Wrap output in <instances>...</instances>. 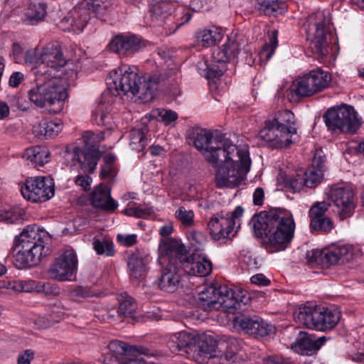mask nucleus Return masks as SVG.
Instances as JSON below:
<instances>
[{
    "mask_svg": "<svg viewBox=\"0 0 364 364\" xmlns=\"http://www.w3.org/2000/svg\"><path fill=\"white\" fill-rule=\"evenodd\" d=\"M195 147L200 151L205 159L218 168L215 184L218 188L235 187L248 173L251 159L247 146H237L221 135L213 136L207 129L193 133Z\"/></svg>",
    "mask_w": 364,
    "mask_h": 364,
    "instance_id": "f257e3e1",
    "label": "nucleus"
},
{
    "mask_svg": "<svg viewBox=\"0 0 364 364\" xmlns=\"http://www.w3.org/2000/svg\"><path fill=\"white\" fill-rule=\"evenodd\" d=\"M251 224L257 236L264 235V246L271 253L284 250L294 235L295 223L287 210L261 212L252 218Z\"/></svg>",
    "mask_w": 364,
    "mask_h": 364,
    "instance_id": "f03ea898",
    "label": "nucleus"
},
{
    "mask_svg": "<svg viewBox=\"0 0 364 364\" xmlns=\"http://www.w3.org/2000/svg\"><path fill=\"white\" fill-rule=\"evenodd\" d=\"M134 69L128 65H120L110 72L107 84L118 95L130 93L142 102H150L154 97L159 78L156 75L139 76Z\"/></svg>",
    "mask_w": 364,
    "mask_h": 364,
    "instance_id": "7ed1b4c3",
    "label": "nucleus"
},
{
    "mask_svg": "<svg viewBox=\"0 0 364 364\" xmlns=\"http://www.w3.org/2000/svg\"><path fill=\"white\" fill-rule=\"evenodd\" d=\"M296 134L295 117L285 109L269 116L258 133V137L269 146L279 149L289 146Z\"/></svg>",
    "mask_w": 364,
    "mask_h": 364,
    "instance_id": "20e7f679",
    "label": "nucleus"
},
{
    "mask_svg": "<svg viewBox=\"0 0 364 364\" xmlns=\"http://www.w3.org/2000/svg\"><path fill=\"white\" fill-rule=\"evenodd\" d=\"M304 27L311 51L320 58L326 57L329 52V40L332 36L328 13L324 11L312 13L307 17Z\"/></svg>",
    "mask_w": 364,
    "mask_h": 364,
    "instance_id": "39448f33",
    "label": "nucleus"
},
{
    "mask_svg": "<svg viewBox=\"0 0 364 364\" xmlns=\"http://www.w3.org/2000/svg\"><path fill=\"white\" fill-rule=\"evenodd\" d=\"M341 311L336 307H316L304 305L294 312V318L299 325L320 331H330L338 323Z\"/></svg>",
    "mask_w": 364,
    "mask_h": 364,
    "instance_id": "423d86ee",
    "label": "nucleus"
},
{
    "mask_svg": "<svg viewBox=\"0 0 364 364\" xmlns=\"http://www.w3.org/2000/svg\"><path fill=\"white\" fill-rule=\"evenodd\" d=\"M107 1L110 0H85V2L75 6L65 14L59 16L57 26L64 31L81 33L90 18L91 12L97 17L106 14L108 7Z\"/></svg>",
    "mask_w": 364,
    "mask_h": 364,
    "instance_id": "0eeeda50",
    "label": "nucleus"
},
{
    "mask_svg": "<svg viewBox=\"0 0 364 364\" xmlns=\"http://www.w3.org/2000/svg\"><path fill=\"white\" fill-rule=\"evenodd\" d=\"M107 1L110 0H85V2L75 6L65 14L59 16L57 26L64 31L81 33L90 18L91 12L97 17L106 14L108 7Z\"/></svg>",
    "mask_w": 364,
    "mask_h": 364,
    "instance_id": "6e6552de",
    "label": "nucleus"
},
{
    "mask_svg": "<svg viewBox=\"0 0 364 364\" xmlns=\"http://www.w3.org/2000/svg\"><path fill=\"white\" fill-rule=\"evenodd\" d=\"M28 98L39 107H54L55 113L61 111L63 102L67 98L65 82L56 77L32 87L28 91Z\"/></svg>",
    "mask_w": 364,
    "mask_h": 364,
    "instance_id": "1a4fd4ad",
    "label": "nucleus"
},
{
    "mask_svg": "<svg viewBox=\"0 0 364 364\" xmlns=\"http://www.w3.org/2000/svg\"><path fill=\"white\" fill-rule=\"evenodd\" d=\"M323 118L328 129L334 132L354 134L360 127L356 112L349 105L332 107L326 112Z\"/></svg>",
    "mask_w": 364,
    "mask_h": 364,
    "instance_id": "9d476101",
    "label": "nucleus"
},
{
    "mask_svg": "<svg viewBox=\"0 0 364 364\" xmlns=\"http://www.w3.org/2000/svg\"><path fill=\"white\" fill-rule=\"evenodd\" d=\"M244 210L237 206L232 213L220 212L213 215L208 223V231L215 241L229 238L233 235L234 228L237 223L240 226V219Z\"/></svg>",
    "mask_w": 364,
    "mask_h": 364,
    "instance_id": "9b49d317",
    "label": "nucleus"
},
{
    "mask_svg": "<svg viewBox=\"0 0 364 364\" xmlns=\"http://www.w3.org/2000/svg\"><path fill=\"white\" fill-rule=\"evenodd\" d=\"M330 74L320 68L298 77L293 83V92L298 97H310L328 87Z\"/></svg>",
    "mask_w": 364,
    "mask_h": 364,
    "instance_id": "f8f14e48",
    "label": "nucleus"
},
{
    "mask_svg": "<svg viewBox=\"0 0 364 364\" xmlns=\"http://www.w3.org/2000/svg\"><path fill=\"white\" fill-rule=\"evenodd\" d=\"M23 198L33 203H42L54 196L55 184L48 176L28 178L21 188Z\"/></svg>",
    "mask_w": 364,
    "mask_h": 364,
    "instance_id": "ddd939ff",
    "label": "nucleus"
},
{
    "mask_svg": "<svg viewBox=\"0 0 364 364\" xmlns=\"http://www.w3.org/2000/svg\"><path fill=\"white\" fill-rule=\"evenodd\" d=\"M176 4L170 0H161L155 2L151 9L152 21L164 28L166 36L174 33L185 22L191 18L188 16L184 21L177 23L172 14L176 9Z\"/></svg>",
    "mask_w": 364,
    "mask_h": 364,
    "instance_id": "4468645a",
    "label": "nucleus"
},
{
    "mask_svg": "<svg viewBox=\"0 0 364 364\" xmlns=\"http://www.w3.org/2000/svg\"><path fill=\"white\" fill-rule=\"evenodd\" d=\"M328 198L336 208L335 211L341 220L352 216L355 203L353 190L350 185L332 186L328 191Z\"/></svg>",
    "mask_w": 364,
    "mask_h": 364,
    "instance_id": "2eb2a0df",
    "label": "nucleus"
},
{
    "mask_svg": "<svg viewBox=\"0 0 364 364\" xmlns=\"http://www.w3.org/2000/svg\"><path fill=\"white\" fill-rule=\"evenodd\" d=\"M62 156L65 163L70 166L79 165L85 173H93L99 161L97 152L92 155L85 146L81 149L74 144L67 145Z\"/></svg>",
    "mask_w": 364,
    "mask_h": 364,
    "instance_id": "dca6fc26",
    "label": "nucleus"
},
{
    "mask_svg": "<svg viewBox=\"0 0 364 364\" xmlns=\"http://www.w3.org/2000/svg\"><path fill=\"white\" fill-rule=\"evenodd\" d=\"M77 259L73 250L63 252L49 269V274L58 281H71L77 272Z\"/></svg>",
    "mask_w": 364,
    "mask_h": 364,
    "instance_id": "f3484780",
    "label": "nucleus"
},
{
    "mask_svg": "<svg viewBox=\"0 0 364 364\" xmlns=\"http://www.w3.org/2000/svg\"><path fill=\"white\" fill-rule=\"evenodd\" d=\"M41 63L38 67L37 73L56 77L55 72L59 70L66 64L60 48L57 42L48 43L40 55Z\"/></svg>",
    "mask_w": 364,
    "mask_h": 364,
    "instance_id": "a211bd4d",
    "label": "nucleus"
},
{
    "mask_svg": "<svg viewBox=\"0 0 364 364\" xmlns=\"http://www.w3.org/2000/svg\"><path fill=\"white\" fill-rule=\"evenodd\" d=\"M48 247L33 245L14 244L11 254L22 267L36 266L43 257L49 254Z\"/></svg>",
    "mask_w": 364,
    "mask_h": 364,
    "instance_id": "6ab92c4d",
    "label": "nucleus"
},
{
    "mask_svg": "<svg viewBox=\"0 0 364 364\" xmlns=\"http://www.w3.org/2000/svg\"><path fill=\"white\" fill-rule=\"evenodd\" d=\"M234 326L239 331L256 338L268 336L274 330V326L258 316L242 314L234 318Z\"/></svg>",
    "mask_w": 364,
    "mask_h": 364,
    "instance_id": "aec40b11",
    "label": "nucleus"
},
{
    "mask_svg": "<svg viewBox=\"0 0 364 364\" xmlns=\"http://www.w3.org/2000/svg\"><path fill=\"white\" fill-rule=\"evenodd\" d=\"M144 47L141 38L133 34L116 36L109 43L110 50L119 56H129Z\"/></svg>",
    "mask_w": 364,
    "mask_h": 364,
    "instance_id": "412c9836",
    "label": "nucleus"
},
{
    "mask_svg": "<svg viewBox=\"0 0 364 364\" xmlns=\"http://www.w3.org/2000/svg\"><path fill=\"white\" fill-rule=\"evenodd\" d=\"M159 264L161 266L158 284L159 289L166 292L175 291L181 282L178 264L166 262L165 259H163L162 263H159Z\"/></svg>",
    "mask_w": 364,
    "mask_h": 364,
    "instance_id": "4be33fe9",
    "label": "nucleus"
},
{
    "mask_svg": "<svg viewBox=\"0 0 364 364\" xmlns=\"http://www.w3.org/2000/svg\"><path fill=\"white\" fill-rule=\"evenodd\" d=\"M106 350L116 354L121 358L140 356L147 360L158 356L156 353L152 352L146 348L136 346H128L127 343L117 340L111 341Z\"/></svg>",
    "mask_w": 364,
    "mask_h": 364,
    "instance_id": "5701e85b",
    "label": "nucleus"
},
{
    "mask_svg": "<svg viewBox=\"0 0 364 364\" xmlns=\"http://www.w3.org/2000/svg\"><path fill=\"white\" fill-rule=\"evenodd\" d=\"M326 336L316 338L314 334L300 332L292 348L301 355H311L327 341Z\"/></svg>",
    "mask_w": 364,
    "mask_h": 364,
    "instance_id": "b1692460",
    "label": "nucleus"
},
{
    "mask_svg": "<svg viewBox=\"0 0 364 364\" xmlns=\"http://www.w3.org/2000/svg\"><path fill=\"white\" fill-rule=\"evenodd\" d=\"M90 201L93 206L107 211H114L118 207L117 201L111 197L110 188L102 183L94 188Z\"/></svg>",
    "mask_w": 364,
    "mask_h": 364,
    "instance_id": "393cba45",
    "label": "nucleus"
},
{
    "mask_svg": "<svg viewBox=\"0 0 364 364\" xmlns=\"http://www.w3.org/2000/svg\"><path fill=\"white\" fill-rule=\"evenodd\" d=\"M48 232L36 225H28L21 234L15 237L14 244L45 245L48 240Z\"/></svg>",
    "mask_w": 364,
    "mask_h": 364,
    "instance_id": "a878e982",
    "label": "nucleus"
},
{
    "mask_svg": "<svg viewBox=\"0 0 364 364\" xmlns=\"http://www.w3.org/2000/svg\"><path fill=\"white\" fill-rule=\"evenodd\" d=\"M184 251V247L176 240L164 238L159 246V263L165 259L166 262H176L178 257Z\"/></svg>",
    "mask_w": 364,
    "mask_h": 364,
    "instance_id": "bb28decb",
    "label": "nucleus"
},
{
    "mask_svg": "<svg viewBox=\"0 0 364 364\" xmlns=\"http://www.w3.org/2000/svg\"><path fill=\"white\" fill-rule=\"evenodd\" d=\"M351 255V251L347 245L328 247L323 250V268H328L332 265L343 263L348 261Z\"/></svg>",
    "mask_w": 364,
    "mask_h": 364,
    "instance_id": "cd10ccee",
    "label": "nucleus"
},
{
    "mask_svg": "<svg viewBox=\"0 0 364 364\" xmlns=\"http://www.w3.org/2000/svg\"><path fill=\"white\" fill-rule=\"evenodd\" d=\"M182 267L187 274L196 277L208 276L212 271V264L205 258L188 259Z\"/></svg>",
    "mask_w": 364,
    "mask_h": 364,
    "instance_id": "c85d7f7f",
    "label": "nucleus"
},
{
    "mask_svg": "<svg viewBox=\"0 0 364 364\" xmlns=\"http://www.w3.org/2000/svg\"><path fill=\"white\" fill-rule=\"evenodd\" d=\"M194 343V336L187 331H180L168 337L167 346L173 353H176L184 348Z\"/></svg>",
    "mask_w": 364,
    "mask_h": 364,
    "instance_id": "c756f323",
    "label": "nucleus"
},
{
    "mask_svg": "<svg viewBox=\"0 0 364 364\" xmlns=\"http://www.w3.org/2000/svg\"><path fill=\"white\" fill-rule=\"evenodd\" d=\"M15 291L21 292H43L45 294H50L53 292V286L48 282H43L32 279L16 280L14 283Z\"/></svg>",
    "mask_w": 364,
    "mask_h": 364,
    "instance_id": "7c9ffc66",
    "label": "nucleus"
},
{
    "mask_svg": "<svg viewBox=\"0 0 364 364\" xmlns=\"http://www.w3.org/2000/svg\"><path fill=\"white\" fill-rule=\"evenodd\" d=\"M199 356L203 364H227L228 353L220 355L214 346H208L204 343L200 346Z\"/></svg>",
    "mask_w": 364,
    "mask_h": 364,
    "instance_id": "2f4dec72",
    "label": "nucleus"
},
{
    "mask_svg": "<svg viewBox=\"0 0 364 364\" xmlns=\"http://www.w3.org/2000/svg\"><path fill=\"white\" fill-rule=\"evenodd\" d=\"M256 8L266 16H277L287 10L284 2L278 0H259Z\"/></svg>",
    "mask_w": 364,
    "mask_h": 364,
    "instance_id": "473e14b6",
    "label": "nucleus"
},
{
    "mask_svg": "<svg viewBox=\"0 0 364 364\" xmlns=\"http://www.w3.org/2000/svg\"><path fill=\"white\" fill-rule=\"evenodd\" d=\"M23 158L35 166H42L48 162L50 153L43 147H31L25 151Z\"/></svg>",
    "mask_w": 364,
    "mask_h": 364,
    "instance_id": "72a5a7b5",
    "label": "nucleus"
},
{
    "mask_svg": "<svg viewBox=\"0 0 364 364\" xmlns=\"http://www.w3.org/2000/svg\"><path fill=\"white\" fill-rule=\"evenodd\" d=\"M219 287H205L198 292L200 304L204 308L218 309L217 301Z\"/></svg>",
    "mask_w": 364,
    "mask_h": 364,
    "instance_id": "f704fd0d",
    "label": "nucleus"
},
{
    "mask_svg": "<svg viewBox=\"0 0 364 364\" xmlns=\"http://www.w3.org/2000/svg\"><path fill=\"white\" fill-rule=\"evenodd\" d=\"M146 133L145 127L132 129L129 133V147L137 152L143 151L147 145Z\"/></svg>",
    "mask_w": 364,
    "mask_h": 364,
    "instance_id": "c9c22d12",
    "label": "nucleus"
},
{
    "mask_svg": "<svg viewBox=\"0 0 364 364\" xmlns=\"http://www.w3.org/2000/svg\"><path fill=\"white\" fill-rule=\"evenodd\" d=\"M102 362L104 364H149V361L144 357H125L121 358L108 350L102 355Z\"/></svg>",
    "mask_w": 364,
    "mask_h": 364,
    "instance_id": "e433bc0d",
    "label": "nucleus"
},
{
    "mask_svg": "<svg viewBox=\"0 0 364 364\" xmlns=\"http://www.w3.org/2000/svg\"><path fill=\"white\" fill-rule=\"evenodd\" d=\"M47 14V5L44 3H31L25 12V18L31 24L44 19Z\"/></svg>",
    "mask_w": 364,
    "mask_h": 364,
    "instance_id": "4c0bfd02",
    "label": "nucleus"
},
{
    "mask_svg": "<svg viewBox=\"0 0 364 364\" xmlns=\"http://www.w3.org/2000/svg\"><path fill=\"white\" fill-rule=\"evenodd\" d=\"M218 293L220 294L218 296V309L223 307L226 310H234V307L237 305V301H235V291L224 285L219 287Z\"/></svg>",
    "mask_w": 364,
    "mask_h": 364,
    "instance_id": "58836bf2",
    "label": "nucleus"
},
{
    "mask_svg": "<svg viewBox=\"0 0 364 364\" xmlns=\"http://www.w3.org/2000/svg\"><path fill=\"white\" fill-rule=\"evenodd\" d=\"M104 139L105 133L102 132L94 133L88 131L83 134L85 147H87V149L92 155H94V153L97 152L99 154V159L102 154L105 151V149L100 150L98 144Z\"/></svg>",
    "mask_w": 364,
    "mask_h": 364,
    "instance_id": "ea45409f",
    "label": "nucleus"
},
{
    "mask_svg": "<svg viewBox=\"0 0 364 364\" xmlns=\"http://www.w3.org/2000/svg\"><path fill=\"white\" fill-rule=\"evenodd\" d=\"M197 39L203 46H211L221 41V29L218 27H212L201 30L197 33Z\"/></svg>",
    "mask_w": 364,
    "mask_h": 364,
    "instance_id": "a19ab883",
    "label": "nucleus"
},
{
    "mask_svg": "<svg viewBox=\"0 0 364 364\" xmlns=\"http://www.w3.org/2000/svg\"><path fill=\"white\" fill-rule=\"evenodd\" d=\"M118 300V313L124 316H131L136 309L134 299L125 292L119 296Z\"/></svg>",
    "mask_w": 364,
    "mask_h": 364,
    "instance_id": "79ce46f5",
    "label": "nucleus"
},
{
    "mask_svg": "<svg viewBox=\"0 0 364 364\" xmlns=\"http://www.w3.org/2000/svg\"><path fill=\"white\" fill-rule=\"evenodd\" d=\"M305 180V186L314 188L322 180L323 171L321 168H316L315 166L309 168L304 173H302Z\"/></svg>",
    "mask_w": 364,
    "mask_h": 364,
    "instance_id": "37998d69",
    "label": "nucleus"
},
{
    "mask_svg": "<svg viewBox=\"0 0 364 364\" xmlns=\"http://www.w3.org/2000/svg\"><path fill=\"white\" fill-rule=\"evenodd\" d=\"M302 173H296L295 176H287L285 175L283 177L282 173H281V177H282V183L284 184L285 187L289 188L293 193L300 191L304 186H305V180L303 178Z\"/></svg>",
    "mask_w": 364,
    "mask_h": 364,
    "instance_id": "c03bdc74",
    "label": "nucleus"
},
{
    "mask_svg": "<svg viewBox=\"0 0 364 364\" xmlns=\"http://www.w3.org/2000/svg\"><path fill=\"white\" fill-rule=\"evenodd\" d=\"M93 249L97 255H105L107 257L113 256L114 254L113 242L107 238H94L92 242Z\"/></svg>",
    "mask_w": 364,
    "mask_h": 364,
    "instance_id": "a18cd8bd",
    "label": "nucleus"
},
{
    "mask_svg": "<svg viewBox=\"0 0 364 364\" xmlns=\"http://www.w3.org/2000/svg\"><path fill=\"white\" fill-rule=\"evenodd\" d=\"M151 116L158 121L164 122L166 125L176 121L178 118V114L176 112L161 108L153 109Z\"/></svg>",
    "mask_w": 364,
    "mask_h": 364,
    "instance_id": "49530a36",
    "label": "nucleus"
},
{
    "mask_svg": "<svg viewBox=\"0 0 364 364\" xmlns=\"http://www.w3.org/2000/svg\"><path fill=\"white\" fill-rule=\"evenodd\" d=\"M128 267L133 277L138 279L145 272L146 265L142 258L132 256L129 258Z\"/></svg>",
    "mask_w": 364,
    "mask_h": 364,
    "instance_id": "de8ad7c7",
    "label": "nucleus"
},
{
    "mask_svg": "<svg viewBox=\"0 0 364 364\" xmlns=\"http://www.w3.org/2000/svg\"><path fill=\"white\" fill-rule=\"evenodd\" d=\"M174 215L183 226L189 228L194 225L195 215L192 210L181 206L176 210Z\"/></svg>",
    "mask_w": 364,
    "mask_h": 364,
    "instance_id": "09e8293b",
    "label": "nucleus"
},
{
    "mask_svg": "<svg viewBox=\"0 0 364 364\" xmlns=\"http://www.w3.org/2000/svg\"><path fill=\"white\" fill-rule=\"evenodd\" d=\"M277 44V37L272 36L269 39V43H265L259 53L260 60L265 63L269 60L274 53Z\"/></svg>",
    "mask_w": 364,
    "mask_h": 364,
    "instance_id": "8fccbe9b",
    "label": "nucleus"
},
{
    "mask_svg": "<svg viewBox=\"0 0 364 364\" xmlns=\"http://www.w3.org/2000/svg\"><path fill=\"white\" fill-rule=\"evenodd\" d=\"M124 213L128 216L143 218L151 213V210L148 208L136 205L134 203L130 202L128 203L127 207L124 210Z\"/></svg>",
    "mask_w": 364,
    "mask_h": 364,
    "instance_id": "3c124183",
    "label": "nucleus"
},
{
    "mask_svg": "<svg viewBox=\"0 0 364 364\" xmlns=\"http://www.w3.org/2000/svg\"><path fill=\"white\" fill-rule=\"evenodd\" d=\"M310 227L314 230L328 232L333 228L334 225L330 218L324 216L319 219L310 221Z\"/></svg>",
    "mask_w": 364,
    "mask_h": 364,
    "instance_id": "603ef678",
    "label": "nucleus"
},
{
    "mask_svg": "<svg viewBox=\"0 0 364 364\" xmlns=\"http://www.w3.org/2000/svg\"><path fill=\"white\" fill-rule=\"evenodd\" d=\"M330 205L326 202H316L310 208L309 215L311 221L319 219L326 216V212L328 210Z\"/></svg>",
    "mask_w": 364,
    "mask_h": 364,
    "instance_id": "864d4df0",
    "label": "nucleus"
},
{
    "mask_svg": "<svg viewBox=\"0 0 364 364\" xmlns=\"http://www.w3.org/2000/svg\"><path fill=\"white\" fill-rule=\"evenodd\" d=\"M323 250H311L306 255V262L312 267L319 266L323 268Z\"/></svg>",
    "mask_w": 364,
    "mask_h": 364,
    "instance_id": "5fc2aeb1",
    "label": "nucleus"
},
{
    "mask_svg": "<svg viewBox=\"0 0 364 364\" xmlns=\"http://www.w3.org/2000/svg\"><path fill=\"white\" fill-rule=\"evenodd\" d=\"M46 138H52L57 136L63 129V124L60 120L46 122Z\"/></svg>",
    "mask_w": 364,
    "mask_h": 364,
    "instance_id": "6e6d98bb",
    "label": "nucleus"
},
{
    "mask_svg": "<svg viewBox=\"0 0 364 364\" xmlns=\"http://www.w3.org/2000/svg\"><path fill=\"white\" fill-rule=\"evenodd\" d=\"M225 49H223V47L220 48H217L213 53V60L214 63L225 64L232 59L231 56L227 53Z\"/></svg>",
    "mask_w": 364,
    "mask_h": 364,
    "instance_id": "4d7b16f0",
    "label": "nucleus"
},
{
    "mask_svg": "<svg viewBox=\"0 0 364 364\" xmlns=\"http://www.w3.org/2000/svg\"><path fill=\"white\" fill-rule=\"evenodd\" d=\"M235 301H237V305L234 307V310H242L244 306L247 305L250 301V297L247 291L243 290H238L235 291Z\"/></svg>",
    "mask_w": 364,
    "mask_h": 364,
    "instance_id": "13d9d810",
    "label": "nucleus"
},
{
    "mask_svg": "<svg viewBox=\"0 0 364 364\" xmlns=\"http://www.w3.org/2000/svg\"><path fill=\"white\" fill-rule=\"evenodd\" d=\"M227 69V65L214 63L211 60L209 68L210 79L220 76Z\"/></svg>",
    "mask_w": 364,
    "mask_h": 364,
    "instance_id": "bf43d9fd",
    "label": "nucleus"
},
{
    "mask_svg": "<svg viewBox=\"0 0 364 364\" xmlns=\"http://www.w3.org/2000/svg\"><path fill=\"white\" fill-rule=\"evenodd\" d=\"M136 234H118L117 240L119 243L125 247H131L136 242Z\"/></svg>",
    "mask_w": 364,
    "mask_h": 364,
    "instance_id": "052dcab7",
    "label": "nucleus"
},
{
    "mask_svg": "<svg viewBox=\"0 0 364 364\" xmlns=\"http://www.w3.org/2000/svg\"><path fill=\"white\" fill-rule=\"evenodd\" d=\"M227 364H252L251 360L245 358L242 354L228 353Z\"/></svg>",
    "mask_w": 364,
    "mask_h": 364,
    "instance_id": "680f3d73",
    "label": "nucleus"
},
{
    "mask_svg": "<svg viewBox=\"0 0 364 364\" xmlns=\"http://www.w3.org/2000/svg\"><path fill=\"white\" fill-rule=\"evenodd\" d=\"M223 48L225 49L227 53L231 56L235 58L239 53L238 44L235 40L228 39V42L223 45Z\"/></svg>",
    "mask_w": 364,
    "mask_h": 364,
    "instance_id": "e2e57ef3",
    "label": "nucleus"
},
{
    "mask_svg": "<svg viewBox=\"0 0 364 364\" xmlns=\"http://www.w3.org/2000/svg\"><path fill=\"white\" fill-rule=\"evenodd\" d=\"M188 238L193 246L201 245L205 242L204 235L200 231L193 230L190 232L188 234Z\"/></svg>",
    "mask_w": 364,
    "mask_h": 364,
    "instance_id": "0e129e2a",
    "label": "nucleus"
},
{
    "mask_svg": "<svg viewBox=\"0 0 364 364\" xmlns=\"http://www.w3.org/2000/svg\"><path fill=\"white\" fill-rule=\"evenodd\" d=\"M263 364H294L289 359L279 356H269L262 359Z\"/></svg>",
    "mask_w": 364,
    "mask_h": 364,
    "instance_id": "69168bd1",
    "label": "nucleus"
},
{
    "mask_svg": "<svg viewBox=\"0 0 364 364\" xmlns=\"http://www.w3.org/2000/svg\"><path fill=\"white\" fill-rule=\"evenodd\" d=\"M210 62L206 59L199 61L197 64V68L200 75L210 79L209 68Z\"/></svg>",
    "mask_w": 364,
    "mask_h": 364,
    "instance_id": "338daca9",
    "label": "nucleus"
},
{
    "mask_svg": "<svg viewBox=\"0 0 364 364\" xmlns=\"http://www.w3.org/2000/svg\"><path fill=\"white\" fill-rule=\"evenodd\" d=\"M117 174V169L114 165L104 164L101 168V176L103 178H113Z\"/></svg>",
    "mask_w": 364,
    "mask_h": 364,
    "instance_id": "774afa93",
    "label": "nucleus"
}]
</instances>
